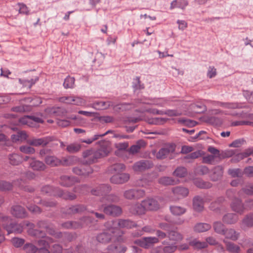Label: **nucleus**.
Wrapping results in <instances>:
<instances>
[{
	"instance_id": "obj_1",
	"label": "nucleus",
	"mask_w": 253,
	"mask_h": 253,
	"mask_svg": "<svg viewBox=\"0 0 253 253\" xmlns=\"http://www.w3.org/2000/svg\"><path fill=\"white\" fill-rule=\"evenodd\" d=\"M100 148L97 150L87 149L82 153L83 164L90 165L98 162L99 160L108 155L111 151L110 144L108 141H101L98 142Z\"/></svg>"
},
{
	"instance_id": "obj_2",
	"label": "nucleus",
	"mask_w": 253,
	"mask_h": 253,
	"mask_svg": "<svg viewBox=\"0 0 253 253\" xmlns=\"http://www.w3.org/2000/svg\"><path fill=\"white\" fill-rule=\"evenodd\" d=\"M105 227L112 233L120 228H131L136 226V224L129 219H119L107 221L105 223Z\"/></svg>"
},
{
	"instance_id": "obj_3",
	"label": "nucleus",
	"mask_w": 253,
	"mask_h": 253,
	"mask_svg": "<svg viewBox=\"0 0 253 253\" xmlns=\"http://www.w3.org/2000/svg\"><path fill=\"white\" fill-rule=\"evenodd\" d=\"M1 225L3 228L5 229L8 234L11 233H21L23 230V225L22 223H16L9 216H5L1 217Z\"/></svg>"
},
{
	"instance_id": "obj_4",
	"label": "nucleus",
	"mask_w": 253,
	"mask_h": 253,
	"mask_svg": "<svg viewBox=\"0 0 253 253\" xmlns=\"http://www.w3.org/2000/svg\"><path fill=\"white\" fill-rule=\"evenodd\" d=\"M92 222V219L90 217H84L80 219V221H70L63 223L61 227L64 229H77L82 228L85 225H88Z\"/></svg>"
},
{
	"instance_id": "obj_5",
	"label": "nucleus",
	"mask_w": 253,
	"mask_h": 253,
	"mask_svg": "<svg viewBox=\"0 0 253 253\" xmlns=\"http://www.w3.org/2000/svg\"><path fill=\"white\" fill-rule=\"evenodd\" d=\"M55 140V137L52 136H48L41 138L33 137L27 140V143L28 145L35 147L40 146L44 147Z\"/></svg>"
},
{
	"instance_id": "obj_6",
	"label": "nucleus",
	"mask_w": 253,
	"mask_h": 253,
	"mask_svg": "<svg viewBox=\"0 0 253 253\" xmlns=\"http://www.w3.org/2000/svg\"><path fill=\"white\" fill-rule=\"evenodd\" d=\"M99 210H102L106 214L114 217L118 216L122 213V210L120 207L112 204L102 205L99 207Z\"/></svg>"
},
{
	"instance_id": "obj_7",
	"label": "nucleus",
	"mask_w": 253,
	"mask_h": 253,
	"mask_svg": "<svg viewBox=\"0 0 253 253\" xmlns=\"http://www.w3.org/2000/svg\"><path fill=\"white\" fill-rule=\"evenodd\" d=\"M145 195V192L142 189H130L124 192V197L127 200H137L143 197Z\"/></svg>"
},
{
	"instance_id": "obj_8",
	"label": "nucleus",
	"mask_w": 253,
	"mask_h": 253,
	"mask_svg": "<svg viewBox=\"0 0 253 253\" xmlns=\"http://www.w3.org/2000/svg\"><path fill=\"white\" fill-rule=\"evenodd\" d=\"M153 166V163L149 160H141L136 162L132 166L135 172H141L150 169Z\"/></svg>"
},
{
	"instance_id": "obj_9",
	"label": "nucleus",
	"mask_w": 253,
	"mask_h": 253,
	"mask_svg": "<svg viewBox=\"0 0 253 253\" xmlns=\"http://www.w3.org/2000/svg\"><path fill=\"white\" fill-rule=\"evenodd\" d=\"M10 213L14 217L19 218H24L28 216L25 209L20 205H15L10 208Z\"/></svg>"
},
{
	"instance_id": "obj_10",
	"label": "nucleus",
	"mask_w": 253,
	"mask_h": 253,
	"mask_svg": "<svg viewBox=\"0 0 253 253\" xmlns=\"http://www.w3.org/2000/svg\"><path fill=\"white\" fill-rule=\"evenodd\" d=\"M175 151V146L172 144L166 145L159 150L156 155L158 159H165L169 154L172 153Z\"/></svg>"
},
{
	"instance_id": "obj_11",
	"label": "nucleus",
	"mask_w": 253,
	"mask_h": 253,
	"mask_svg": "<svg viewBox=\"0 0 253 253\" xmlns=\"http://www.w3.org/2000/svg\"><path fill=\"white\" fill-rule=\"evenodd\" d=\"M23 224L29 227L27 231L29 235L35 238H43L45 237V233L44 232L34 229V224L29 221H25Z\"/></svg>"
},
{
	"instance_id": "obj_12",
	"label": "nucleus",
	"mask_w": 253,
	"mask_h": 253,
	"mask_svg": "<svg viewBox=\"0 0 253 253\" xmlns=\"http://www.w3.org/2000/svg\"><path fill=\"white\" fill-rule=\"evenodd\" d=\"M59 184L64 187H70L79 182V178L73 176L62 175L59 179Z\"/></svg>"
},
{
	"instance_id": "obj_13",
	"label": "nucleus",
	"mask_w": 253,
	"mask_h": 253,
	"mask_svg": "<svg viewBox=\"0 0 253 253\" xmlns=\"http://www.w3.org/2000/svg\"><path fill=\"white\" fill-rule=\"evenodd\" d=\"M130 178V175L127 173H122L113 175L110 178L111 183L116 184H121L126 183Z\"/></svg>"
},
{
	"instance_id": "obj_14",
	"label": "nucleus",
	"mask_w": 253,
	"mask_h": 253,
	"mask_svg": "<svg viewBox=\"0 0 253 253\" xmlns=\"http://www.w3.org/2000/svg\"><path fill=\"white\" fill-rule=\"evenodd\" d=\"M29 167L35 171H43L46 169L45 164L40 160H38L35 157L31 158V162H29Z\"/></svg>"
},
{
	"instance_id": "obj_15",
	"label": "nucleus",
	"mask_w": 253,
	"mask_h": 253,
	"mask_svg": "<svg viewBox=\"0 0 253 253\" xmlns=\"http://www.w3.org/2000/svg\"><path fill=\"white\" fill-rule=\"evenodd\" d=\"M230 206L232 211L240 214H243L246 209L242 200L236 198L233 200Z\"/></svg>"
},
{
	"instance_id": "obj_16",
	"label": "nucleus",
	"mask_w": 253,
	"mask_h": 253,
	"mask_svg": "<svg viewBox=\"0 0 253 253\" xmlns=\"http://www.w3.org/2000/svg\"><path fill=\"white\" fill-rule=\"evenodd\" d=\"M112 190L111 187L108 184H102L91 190V193L96 196H105Z\"/></svg>"
},
{
	"instance_id": "obj_17",
	"label": "nucleus",
	"mask_w": 253,
	"mask_h": 253,
	"mask_svg": "<svg viewBox=\"0 0 253 253\" xmlns=\"http://www.w3.org/2000/svg\"><path fill=\"white\" fill-rule=\"evenodd\" d=\"M146 211H156L159 209L158 201L153 198H147L142 201Z\"/></svg>"
},
{
	"instance_id": "obj_18",
	"label": "nucleus",
	"mask_w": 253,
	"mask_h": 253,
	"mask_svg": "<svg viewBox=\"0 0 253 253\" xmlns=\"http://www.w3.org/2000/svg\"><path fill=\"white\" fill-rule=\"evenodd\" d=\"M253 227V213L246 215L241 222V228L243 230H246Z\"/></svg>"
},
{
	"instance_id": "obj_19",
	"label": "nucleus",
	"mask_w": 253,
	"mask_h": 253,
	"mask_svg": "<svg viewBox=\"0 0 253 253\" xmlns=\"http://www.w3.org/2000/svg\"><path fill=\"white\" fill-rule=\"evenodd\" d=\"M61 165L65 167L76 165L80 162V159L75 156L63 157L61 159Z\"/></svg>"
},
{
	"instance_id": "obj_20",
	"label": "nucleus",
	"mask_w": 253,
	"mask_h": 253,
	"mask_svg": "<svg viewBox=\"0 0 253 253\" xmlns=\"http://www.w3.org/2000/svg\"><path fill=\"white\" fill-rule=\"evenodd\" d=\"M223 169L221 166L215 167L210 173V177L211 180L216 181L220 179L222 176Z\"/></svg>"
},
{
	"instance_id": "obj_21",
	"label": "nucleus",
	"mask_w": 253,
	"mask_h": 253,
	"mask_svg": "<svg viewBox=\"0 0 253 253\" xmlns=\"http://www.w3.org/2000/svg\"><path fill=\"white\" fill-rule=\"evenodd\" d=\"M172 191L174 195L179 199L185 197L189 194V190L187 188L181 186L173 187Z\"/></svg>"
},
{
	"instance_id": "obj_22",
	"label": "nucleus",
	"mask_w": 253,
	"mask_h": 253,
	"mask_svg": "<svg viewBox=\"0 0 253 253\" xmlns=\"http://www.w3.org/2000/svg\"><path fill=\"white\" fill-rule=\"evenodd\" d=\"M168 237L169 240L179 242L183 239V235L176 229L169 230L168 232Z\"/></svg>"
},
{
	"instance_id": "obj_23",
	"label": "nucleus",
	"mask_w": 253,
	"mask_h": 253,
	"mask_svg": "<svg viewBox=\"0 0 253 253\" xmlns=\"http://www.w3.org/2000/svg\"><path fill=\"white\" fill-rule=\"evenodd\" d=\"M129 211L132 214L137 215L144 214L146 211L142 201L140 204L137 203L131 206Z\"/></svg>"
},
{
	"instance_id": "obj_24",
	"label": "nucleus",
	"mask_w": 253,
	"mask_h": 253,
	"mask_svg": "<svg viewBox=\"0 0 253 253\" xmlns=\"http://www.w3.org/2000/svg\"><path fill=\"white\" fill-rule=\"evenodd\" d=\"M72 171L77 175L86 176L91 173L93 172V169L89 166H87L83 168L76 167L72 169Z\"/></svg>"
},
{
	"instance_id": "obj_25",
	"label": "nucleus",
	"mask_w": 253,
	"mask_h": 253,
	"mask_svg": "<svg viewBox=\"0 0 253 253\" xmlns=\"http://www.w3.org/2000/svg\"><path fill=\"white\" fill-rule=\"evenodd\" d=\"M250 155H253V148H249L246 150L244 152L239 153L236 155L231 159V161L233 163H236L247 158Z\"/></svg>"
},
{
	"instance_id": "obj_26",
	"label": "nucleus",
	"mask_w": 253,
	"mask_h": 253,
	"mask_svg": "<svg viewBox=\"0 0 253 253\" xmlns=\"http://www.w3.org/2000/svg\"><path fill=\"white\" fill-rule=\"evenodd\" d=\"M215 106H219L224 108L229 109H234L237 108H241V105L238 103L235 102H214L213 104Z\"/></svg>"
},
{
	"instance_id": "obj_27",
	"label": "nucleus",
	"mask_w": 253,
	"mask_h": 253,
	"mask_svg": "<svg viewBox=\"0 0 253 253\" xmlns=\"http://www.w3.org/2000/svg\"><path fill=\"white\" fill-rule=\"evenodd\" d=\"M204 199L199 196H196L193 199V209L197 211H201L204 209Z\"/></svg>"
},
{
	"instance_id": "obj_28",
	"label": "nucleus",
	"mask_w": 253,
	"mask_h": 253,
	"mask_svg": "<svg viewBox=\"0 0 253 253\" xmlns=\"http://www.w3.org/2000/svg\"><path fill=\"white\" fill-rule=\"evenodd\" d=\"M146 143L143 140H139L135 144L131 146L127 151L129 154H136L139 152L141 148L144 147Z\"/></svg>"
},
{
	"instance_id": "obj_29",
	"label": "nucleus",
	"mask_w": 253,
	"mask_h": 253,
	"mask_svg": "<svg viewBox=\"0 0 253 253\" xmlns=\"http://www.w3.org/2000/svg\"><path fill=\"white\" fill-rule=\"evenodd\" d=\"M86 210V207L83 205L73 206L67 209L64 213L67 214H72L77 213H80Z\"/></svg>"
},
{
	"instance_id": "obj_30",
	"label": "nucleus",
	"mask_w": 253,
	"mask_h": 253,
	"mask_svg": "<svg viewBox=\"0 0 253 253\" xmlns=\"http://www.w3.org/2000/svg\"><path fill=\"white\" fill-rule=\"evenodd\" d=\"M45 164L51 167H57L61 165V160L55 156H47L44 158Z\"/></svg>"
},
{
	"instance_id": "obj_31",
	"label": "nucleus",
	"mask_w": 253,
	"mask_h": 253,
	"mask_svg": "<svg viewBox=\"0 0 253 253\" xmlns=\"http://www.w3.org/2000/svg\"><path fill=\"white\" fill-rule=\"evenodd\" d=\"M239 219L238 216L236 213H229L224 215L222 218L223 221L228 224H234Z\"/></svg>"
},
{
	"instance_id": "obj_32",
	"label": "nucleus",
	"mask_w": 253,
	"mask_h": 253,
	"mask_svg": "<svg viewBox=\"0 0 253 253\" xmlns=\"http://www.w3.org/2000/svg\"><path fill=\"white\" fill-rule=\"evenodd\" d=\"M223 235H224L226 239L235 241L238 239L240 233L236 231L234 229L230 228L226 229Z\"/></svg>"
},
{
	"instance_id": "obj_33",
	"label": "nucleus",
	"mask_w": 253,
	"mask_h": 253,
	"mask_svg": "<svg viewBox=\"0 0 253 253\" xmlns=\"http://www.w3.org/2000/svg\"><path fill=\"white\" fill-rule=\"evenodd\" d=\"M120 201V197L116 194H106L101 199L102 203H117Z\"/></svg>"
},
{
	"instance_id": "obj_34",
	"label": "nucleus",
	"mask_w": 253,
	"mask_h": 253,
	"mask_svg": "<svg viewBox=\"0 0 253 253\" xmlns=\"http://www.w3.org/2000/svg\"><path fill=\"white\" fill-rule=\"evenodd\" d=\"M162 244L164 246L163 248V253H173L177 250V246L175 244H170L167 240L162 242Z\"/></svg>"
},
{
	"instance_id": "obj_35",
	"label": "nucleus",
	"mask_w": 253,
	"mask_h": 253,
	"mask_svg": "<svg viewBox=\"0 0 253 253\" xmlns=\"http://www.w3.org/2000/svg\"><path fill=\"white\" fill-rule=\"evenodd\" d=\"M8 160L11 165L17 166L22 162V156L18 154L13 153L8 155Z\"/></svg>"
},
{
	"instance_id": "obj_36",
	"label": "nucleus",
	"mask_w": 253,
	"mask_h": 253,
	"mask_svg": "<svg viewBox=\"0 0 253 253\" xmlns=\"http://www.w3.org/2000/svg\"><path fill=\"white\" fill-rule=\"evenodd\" d=\"M28 135L24 131H19L16 134H12L11 136L12 141L13 142L17 141H23L27 139Z\"/></svg>"
},
{
	"instance_id": "obj_37",
	"label": "nucleus",
	"mask_w": 253,
	"mask_h": 253,
	"mask_svg": "<svg viewBox=\"0 0 253 253\" xmlns=\"http://www.w3.org/2000/svg\"><path fill=\"white\" fill-rule=\"evenodd\" d=\"M223 242L225 243L226 250L228 252L232 253H239L240 251V248L239 246L225 240H223Z\"/></svg>"
},
{
	"instance_id": "obj_38",
	"label": "nucleus",
	"mask_w": 253,
	"mask_h": 253,
	"mask_svg": "<svg viewBox=\"0 0 253 253\" xmlns=\"http://www.w3.org/2000/svg\"><path fill=\"white\" fill-rule=\"evenodd\" d=\"M159 243V239L156 237H145V249H148L153 247L156 244Z\"/></svg>"
},
{
	"instance_id": "obj_39",
	"label": "nucleus",
	"mask_w": 253,
	"mask_h": 253,
	"mask_svg": "<svg viewBox=\"0 0 253 253\" xmlns=\"http://www.w3.org/2000/svg\"><path fill=\"white\" fill-rule=\"evenodd\" d=\"M189 245L193 247L194 249H202L208 247V244L205 242H200L196 239L189 241Z\"/></svg>"
},
{
	"instance_id": "obj_40",
	"label": "nucleus",
	"mask_w": 253,
	"mask_h": 253,
	"mask_svg": "<svg viewBox=\"0 0 253 253\" xmlns=\"http://www.w3.org/2000/svg\"><path fill=\"white\" fill-rule=\"evenodd\" d=\"M59 189L58 188H53L52 187L46 185L42 187L41 191L43 194H49L50 195H52L55 196H58V194L59 193Z\"/></svg>"
},
{
	"instance_id": "obj_41",
	"label": "nucleus",
	"mask_w": 253,
	"mask_h": 253,
	"mask_svg": "<svg viewBox=\"0 0 253 253\" xmlns=\"http://www.w3.org/2000/svg\"><path fill=\"white\" fill-rule=\"evenodd\" d=\"M211 228V226L209 224L199 223L195 225L194 230L197 232H204L208 231Z\"/></svg>"
},
{
	"instance_id": "obj_42",
	"label": "nucleus",
	"mask_w": 253,
	"mask_h": 253,
	"mask_svg": "<svg viewBox=\"0 0 253 253\" xmlns=\"http://www.w3.org/2000/svg\"><path fill=\"white\" fill-rule=\"evenodd\" d=\"M188 4L186 0H174L171 3L170 8L172 9L175 7H178L184 9Z\"/></svg>"
},
{
	"instance_id": "obj_43",
	"label": "nucleus",
	"mask_w": 253,
	"mask_h": 253,
	"mask_svg": "<svg viewBox=\"0 0 253 253\" xmlns=\"http://www.w3.org/2000/svg\"><path fill=\"white\" fill-rule=\"evenodd\" d=\"M58 197H61L65 200H73L77 198L75 194L71 193L69 192H64L61 190H59Z\"/></svg>"
},
{
	"instance_id": "obj_44",
	"label": "nucleus",
	"mask_w": 253,
	"mask_h": 253,
	"mask_svg": "<svg viewBox=\"0 0 253 253\" xmlns=\"http://www.w3.org/2000/svg\"><path fill=\"white\" fill-rule=\"evenodd\" d=\"M213 227L215 232L221 235H223L224 234L226 229L224 225L219 221L214 222Z\"/></svg>"
},
{
	"instance_id": "obj_45",
	"label": "nucleus",
	"mask_w": 253,
	"mask_h": 253,
	"mask_svg": "<svg viewBox=\"0 0 253 253\" xmlns=\"http://www.w3.org/2000/svg\"><path fill=\"white\" fill-rule=\"evenodd\" d=\"M111 239V235L106 233H102L98 234L96 237L98 242L101 243H107Z\"/></svg>"
},
{
	"instance_id": "obj_46",
	"label": "nucleus",
	"mask_w": 253,
	"mask_h": 253,
	"mask_svg": "<svg viewBox=\"0 0 253 253\" xmlns=\"http://www.w3.org/2000/svg\"><path fill=\"white\" fill-rule=\"evenodd\" d=\"M205 122L207 123L215 126H220L222 124V119L216 117H209L206 119Z\"/></svg>"
},
{
	"instance_id": "obj_47",
	"label": "nucleus",
	"mask_w": 253,
	"mask_h": 253,
	"mask_svg": "<svg viewBox=\"0 0 253 253\" xmlns=\"http://www.w3.org/2000/svg\"><path fill=\"white\" fill-rule=\"evenodd\" d=\"M159 183L164 185H174L177 183L172 178L168 176L161 177L159 179Z\"/></svg>"
},
{
	"instance_id": "obj_48",
	"label": "nucleus",
	"mask_w": 253,
	"mask_h": 253,
	"mask_svg": "<svg viewBox=\"0 0 253 253\" xmlns=\"http://www.w3.org/2000/svg\"><path fill=\"white\" fill-rule=\"evenodd\" d=\"M23 204L25 205L27 208L31 212L35 213H40L42 212L41 209L35 205H33L30 203V200H27V202H24Z\"/></svg>"
},
{
	"instance_id": "obj_49",
	"label": "nucleus",
	"mask_w": 253,
	"mask_h": 253,
	"mask_svg": "<svg viewBox=\"0 0 253 253\" xmlns=\"http://www.w3.org/2000/svg\"><path fill=\"white\" fill-rule=\"evenodd\" d=\"M81 149V145L73 143L67 145L66 147V151L69 153H75L79 152Z\"/></svg>"
},
{
	"instance_id": "obj_50",
	"label": "nucleus",
	"mask_w": 253,
	"mask_h": 253,
	"mask_svg": "<svg viewBox=\"0 0 253 253\" xmlns=\"http://www.w3.org/2000/svg\"><path fill=\"white\" fill-rule=\"evenodd\" d=\"M126 169L125 165L122 163L115 164L110 167V170L114 173H119Z\"/></svg>"
},
{
	"instance_id": "obj_51",
	"label": "nucleus",
	"mask_w": 253,
	"mask_h": 253,
	"mask_svg": "<svg viewBox=\"0 0 253 253\" xmlns=\"http://www.w3.org/2000/svg\"><path fill=\"white\" fill-rule=\"evenodd\" d=\"M45 239H40L38 241V245L40 248H49V244L53 242L52 238L45 237Z\"/></svg>"
},
{
	"instance_id": "obj_52",
	"label": "nucleus",
	"mask_w": 253,
	"mask_h": 253,
	"mask_svg": "<svg viewBox=\"0 0 253 253\" xmlns=\"http://www.w3.org/2000/svg\"><path fill=\"white\" fill-rule=\"evenodd\" d=\"M155 231V229L151 225L144 226L142 228L140 233L138 232L133 233L134 237H139L143 234L144 232L147 233H153Z\"/></svg>"
},
{
	"instance_id": "obj_53",
	"label": "nucleus",
	"mask_w": 253,
	"mask_h": 253,
	"mask_svg": "<svg viewBox=\"0 0 253 253\" xmlns=\"http://www.w3.org/2000/svg\"><path fill=\"white\" fill-rule=\"evenodd\" d=\"M195 185L200 188H209L211 187L212 184L208 181H205L202 179H197L195 181Z\"/></svg>"
},
{
	"instance_id": "obj_54",
	"label": "nucleus",
	"mask_w": 253,
	"mask_h": 253,
	"mask_svg": "<svg viewBox=\"0 0 253 253\" xmlns=\"http://www.w3.org/2000/svg\"><path fill=\"white\" fill-rule=\"evenodd\" d=\"M19 150L26 154H34L36 152L35 149L30 145L21 146Z\"/></svg>"
},
{
	"instance_id": "obj_55",
	"label": "nucleus",
	"mask_w": 253,
	"mask_h": 253,
	"mask_svg": "<svg viewBox=\"0 0 253 253\" xmlns=\"http://www.w3.org/2000/svg\"><path fill=\"white\" fill-rule=\"evenodd\" d=\"M170 210L171 212L175 215H180L184 213L186 211L185 209L179 206H171Z\"/></svg>"
},
{
	"instance_id": "obj_56",
	"label": "nucleus",
	"mask_w": 253,
	"mask_h": 253,
	"mask_svg": "<svg viewBox=\"0 0 253 253\" xmlns=\"http://www.w3.org/2000/svg\"><path fill=\"white\" fill-rule=\"evenodd\" d=\"M187 174V169L182 167H178L173 172V174L178 177H184Z\"/></svg>"
},
{
	"instance_id": "obj_57",
	"label": "nucleus",
	"mask_w": 253,
	"mask_h": 253,
	"mask_svg": "<svg viewBox=\"0 0 253 253\" xmlns=\"http://www.w3.org/2000/svg\"><path fill=\"white\" fill-rule=\"evenodd\" d=\"M75 78L68 76L64 80L63 86L65 88H72L75 84Z\"/></svg>"
},
{
	"instance_id": "obj_58",
	"label": "nucleus",
	"mask_w": 253,
	"mask_h": 253,
	"mask_svg": "<svg viewBox=\"0 0 253 253\" xmlns=\"http://www.w3.org/2000/svg\"><path fill=\"white\" fill-rule=\"evenodd\" d=\"M242 192L248 195H253V184L252 183L246 184L239 191V194L240 195Z\"/></svg>"
},
{
	"instance_id": "obj_59",
	"label": "nucleus",
	"mask_w": 253,
	"mask_h": 253,
	"mask_svg": "<svg viewBox=\"0 0 253 253\" xmlns=\"http://www.w3.org/2000/svg\"><path fill=\"white\" fill-rule=\"evenodd\" d=\"M23 250L26 253H35L38 250V248L31 243H27L23 247Z\"/></svg>"
},
{
	"instance_id": "obj_60",
	"label": "nucleus",
	"mask_w": 253,
	"mask_h": 253,
	"mask_svg": "<svg viewBox=\"0 0 253 253\" xmlns=\"http://www.w3.org/2000/svg\"><path fill=\"white\" fill-rule=\"evenodd\" d=\"M34 202L35 203L42 204L45 207H52L56 205V203L53 201H42L41 200L38 201L37 198L35 199Z\"/></svg>"
},
{
	"instance_id": "obj_61",
	"label": "nucleus",
	"mask_w": 253,
	"mask_h": 253,
	"mask_svg": "<svg viewBox=\"0 0 253 253\" xmlns=\"http://www.w3.org/2000/svg\"><path fill=\"white\" fill-rule=\"evenodd\" d=\"M228 172L229 174L233 177H241L243 174L240 169H229Z\"/></svg>"
},
{
	"instance_id": "obj_62",
	"label": "nucleus",
	"mask_w": 253,
	"mask_h": 253,
	"mask_svg": "<svg viewBox=\"0 0 253 253\" xmlns=\"http://www.w3.org/2000/svg\"><path fill=\"white\" fill-rule=\"evenodd\" d=\"M132 86L135 90L142 89L144 88V84H141L140 77H136L135 79H134Z\"/></svg>"
},
{
	"instance_id": "obj_63",
	"label": "nucleus",
	"mask_w": 253,
	"mask_h": 253,
	"mask_svg": "<svg viewBox=\"0 0 253 253\" xmlns=\"http://www.w3.org/2000/svg\"><path fill=\"white\" fill-rule=\"evenodd\" d=\"M12 185L7 181H0V191L10 190L12 189Z\"/></svg>"
},
{
	"instance_id": "obj_64",
	"label": "nucleus",
	"mask_w": 253,
	"mask_h": 253,
	"mask_svg": "<svg viewBox=\"0 0 253 253\" xmlns=\"http://www.w3.org/2000/svg\"><path fill=\"white\" fill-rule=\"evenodd\" d=\"M96 107L98 110H103L107 109L110 106V102L100 101L95 103Z\"/></svg>"
}]
</instances>
